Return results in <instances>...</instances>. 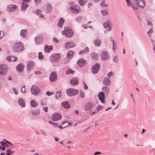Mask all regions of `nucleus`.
<instances>
[{"mask_svg": "<svg viewBox=\"0 0 155 155\" xmlns=\"http://www.w3.org/2000/svg\"><path fill=\"white\" fill-rule=\"evenodd\" d=\"M127 6H131L134 9H137L139 7L143 8L144 7L146 3L143 0H135V3L133 2V0H126Z\"/></svg>", "mask_w": 155, "mask_h": 155, "instance_id": "obj_1", "label": "nucleus"}, {"mask_svg": "<svg viewBox=\"0 0 155 155\" xmlns=\"http://www.w3.org/2000/svg\"><path fill=\"white\" fill-rule=\"evenodd\" d=\"M13 48L15 52H17L22 51L24 49V47L21 42H18L14 45Z\"/></svg>", "mask_w": 155, "mask_h": 155, "instance_id": "obj_2", "label": "nucleus"}, {"mask_svg": "<svg viewBox=\"0 0 155 155\" xmlns=\"http://www.w3.org/2000/svg\"><path fill=\"white\" fill-rule=\"evenodd\" d=\"M62 33L63 35H65L68 38H71L73 35V31L70 28L66 27L64 30L62 31Z\"/></svg>", "mask_w": 155, "mask_h": 155, "instance_id": "obj_3", "label": "nucleus"}, {"mask_svg": "<svg viewBox=\"0 0 155 155\" xmlns=\"http://www.w3.org/2000/svg\"><path fill=\"white\" fill-rule=\"evenodd\" d=\"M78 93V90L72 88L68 89L66 91L67 95L69 97L77 95Z\"/></svg>", "mask_w": 155, "mask_h": 155, "instance_id": "obj_4", "label": "nucleus"}, {"mask_svg": "<svg viewBox=\"0 0 155 155\" xmlns=\"http://www.w3.org/2000/svg\"><path fill=\"white\" fill-rule=\"evenodd\" d=\"M8 71L7 65L5 64H0V75H5Z\"/></svg>", "mask_w": 155, "mask_h": 155, "instance_id": "obj_5", "label": "nucleus"}, {"mask_svg": "<svg viewBox=\"0 0 155 155\" xmlns=\"http://www.w3.org/2000/svg\"><path fill=\"white\" fill-rule=\"evenodd\" d=\"M40 89L38 87L32 85L31 89V91L32 94L34 95H37L38 94L40 91Z\"/></svg>", "mask_w": 155, "mask_h": 155, "instance_id": "obj_6", "label": "nucleus"}, {"mask_svg": "<svg viewBox=\"0 0 155 155\" xmlns=\"http://www.w3.org/2000/svg\"><path fill=\"white\" fill-rule=\"evenodd\" d=\"M60 58V55L58 54H54L50 57V60L52 62H56L58 61Z\"/></svg>", "mask_w": 155, "mask_h": 155, "instance_id": "obj_7", "label": "nucleus"}, {"mask_svg": "<svg viewBox=\"0 0 155 155\" xmlns=\"http://www.w3.org/2000/svg\"><path fill=\"white\" fill-rule=\"evenodd\" d=\"M100 68V65L98 63H96L91 68V71L93 74H95L98 73Z\"/></svg>", "mask_w": 155, "mask_h": 155, "instance_id": "obj_8", "label": "nucleus"}, {"mask_svg": "<svg viewBox=\"0 0 155 155\" xmlns=\"http://www.w3.org/2000/svg\"><path fill=\"white\" fill-rule=\"evenodd\" d=\"M62 117L61 114L58 113L54 114L52 116V119L53 121L55 122L60 120Z\"/></svg>", "mask_w": 155, "mask_h": 155, "instance_id": "obj_9", "label": "nucleus"}, {"mask_svg": "<svg viewBox=\"0 0 155 155\" xmlns=\"http://www.w3.org/2000/svg\"><path fill=\"white\" fill-rule=\"evenodd\" d=\"M70 9L72 12L75 13H78L80 11V9L79 6L78 5L71 6Z\"/></svg>", "mask_w": 155, "mask_h": 155, "instance_id": "obj_10", "label": "nucleus"}, {"mask_svg": "<svg viewBox=\"0 0 155 155\" xmlns=\"http://www.w3.org/2000/svg\"><path fill=\"white\" fill-rule=\"evenodd\" d=\"M18 7L15 5H9L7 8V10L9 12H12L17 9Z\"/></svg>", "mask_w": 155, "mask_h": 155, "instance_id": "obj_11", "label": "nucleus"}, {"mask_svg": "<svg viewBox=\"0 0 155 155\" xmlns=\"http://www.w3.org/2000/svg\"><path fill=\"white\" fill-rule=\"evenodd\" d=\"M98 96L101 102L103 104H104L105 103L104 100L105 96L104 92H100L98 94Z\"/></svg>", "mask_w": 155, "mask_h": 155, "instance_id": "obj_12", "label": "nucleus"}, {"mask_svg": "<svg viewBox=\"0 0 155 155\" xmlns=\"http://www.w3.org/2000/svg\"><path fill=\"white\" fill-rule=\"evenodd\" d=\"M43 40V38L42 36H38L35 38V41L37 45H39L42 43Z\"/></svg>", "mask_w": 155, "mask_h": 155, "instance_id": "obj_13", "label": "nucleus"}, {"mask_svg": "<svg viewBox=\"0 0 155 155\" xmlns=\"http://www.w3.org/2000/svg\"><path fill=\"white\" fill-rule=\"evenodd\" d=\"M57 75L55 72H52L50 77V80L51 82H54L57 79Z\"/></svg>", "mask_w": 155, "mask_h": 155, "instance_id": "obj_14", "label": "nucleus"}, {"mask_svg": "<svg viewBox=\"0 0 155 155\" xmlns=\"http://www.w3.org/2000/svg\"><path fill=\"white\" fill-rule=\"evenodd\" d=\"M75 44L72 42H66L65 43V47L66 49H69L74 48L75 46Z\"/></svg>", "mask_w": 155, "mask_h": 155, "instance_id": "obj_15", "label": "nucleus"}, {"mask_svg": "<svg viewBox=\"0 0 155 155\" xmlns=\"http://www.w3.org/2000/svg\"><path fill=\"white\" fill-rule=\"evenodd\" d=\"M101 59L104 61L108 60L109 58L108 53L105 51H104L101 53Z\"/></svg>", "mask_w": 155, "mask_h": 155, "instance_id": "obj_16", "label": "nucleus"}, {"mask_svg": "<svg viewBox=\"0 0 155 155\" xmlns=\"http://www.w3.org/2000/svg\"><path fill=\"white\" fill-rule=\"evenodd\" d=\"M94 107L93 104L91 102L87 103L85 106L84 110H91Z\"/></svg>", "mask_w": 155, "mask_h": 155, "instance_id": "obj_17", "label": "nucleus"}, {"mask_svg": "<svg viewBox=\"0 0 155 155\" xmlns=\"http://www.w3.org/2000/svg\"><path fill=\"white\" fill-rule=\"evenodd\" d=\"M86 61L83 58H81L79 59L77 62V64L78 65L81 67H82L86 64Z\"/></svg>", "mask_w": 155, "mask_h": 155, "instance_id": "obj_18", "label": "nucleus"}, {"mask_svg": "<svg viewBox=\"0 0 155 155\" xmlns=\"http://www.w3.org/2000/svg\"><path fill=\"white\" fill-rule=\"evenodd\" d=\"M24 67L23 64H20L16 66V69L19 73H21L23 71Z\"/></svg>", "mask_w": 155, "mask_h": 155, "instance_id": "obj_19", "label": "nucleus"}, {"mask_svg": "<svg viewBox=\"0 0 155 155\" xmlns=\"http://www.w3.org/2000/svg\"><path fill=\"white\" fill-rule=\"evenodd\" d=\"M34 65V62L32 61H29L28 64L27 66V70L29 71L33 68Z\"/></svg>", "mask_w": 155, "mask_h": 155, "instance_id": "obj_20", "label": "nucleus"}, {"mask_svg": "<svg viewBox=\"0 0 155 155\" xmlns=\"http://www.w3.org/2000/svg\"><path fill=\"white\" fill-rule=\"evenodd\" d=\"M110 80L107 78H105L103 80V84L106 86H108L110 84Z\"/></svg>", "mask_w": 155, "mask_h": 155, "instance_id": "obj_21", "label": "nucleus"}, {"mask_svg": "<svg viewBox=\"0 0 155 155\" xmlns=\"http://www.w3.org/2000/svg\"><path fill=\"white\" fill-rule=\"evenodd\" d=\"M109 23V21H107L103 24L104 27L108 31H110L111 30V28L110 27Z\"/></svg>", "mask_w": 155, "mask_h": 155, "instance_id": "obj_22", "label": "nucleus"}, {"mask_svg": "<svg viewBox=\"0 0 155 155\" xmlns=\"http://www.w3.org/2000/svg\"><path fill=\"white\" fill-rule=\"evenodd\" d=\"M70 83L72 85H77L78 84V80L76 78H73L70 80Z\"/></svg>", "mask_w": 155, "mask_h": 155, "instance_id": "obj_23", "label": "nucleus"}, {"mask_svg": "<svg viewBox=\"0 0 155 155\" xmlns=\"http://www.w3.org/2000/svg\"><path fill=\"white\" fill-rule=\"evenodd\" d=\"M18 103L22 107H24L25 106V101L21 98H20L18 99Z\"/></svg>", "mask_w": 155, "mask_h": 155, "instance_id": "obj_24", "label": "nucleus"}, {"mask_svg": "<svg viewBox=\"0 0 155 155\" xmlns=\"http://www.w3.org/2000/svg\"><path fill=\"white\" fill-rule=\"evenodd\" d=\"M61 106L66 109H69L70 108L69 104L67 101L63 102L61 103Z\"/></svg>", "mask_w": 155, "mask_h": 155, "instance_id": "obj_25", "label": "nucleus"}, {"mask_svg": "<svg viewBox=\"0 0 155 155\" xmlns=\"http://www.w3.org/2000/svg\"><path fill=\"white\" fill-rule=\"evenodd\" d=\"M102 90L103 92H104V94H109V87L106 86H104L102 87Z\"/></svg>", "mask_w": 155, "mask_h": 155, "instance_id": "obj_26", "label": "nucleus"}, {"mask_svg": "<svg viewBox=\"0 0 155 155\" xmlns=\"http://www.w3.org/2000/svg\"><path fill=\"white\" fill-rule=\"evenodd\" d=\"M27 30L26 29H23L21 31L20 35L23 38H25L27 35Z\"/></svg>", "mask_w": 155, "mask_h": 155, "instance_id": "obj_27", "label": "nucleus"}, {"mask_svg": "<svg viewBox=\"0 0 155 155\" xmlns=\"http://www.w3.org/2000/svg\"><path fill=\"white\" fill-rule=\"evenodd\" d=\"M25 2H23L21 5V10L22 11H25L28 7V5Z\"/></svg>", "mask_w": 155, "mask_h": 155, "instance_id": "obj_28", "label": "nucleus"}, {"mask_svg": "<svg viewBox=\"0 0 155 155\" xmlns=\"http://www.w3.org/2000/svg\"><path fill=\"white\" fill-rule=\"evenodd\" d=\"M64 22V20L62 18H61L58 22V26L60 28H62Z\"/></svg>", "mask_w": 155, "mask_h": 155, "instance_id": "obj_29", "label": "nucleus"}, {"mask_svg": "<svg viewBox=\"0 0 155 155\" xmlns=\"http://www.w3.org/2000/svg\"><path fill=\"white\" fill-rule=\"evenodd\" d=\"M94 43L95 46L98 47L101 45V41L100 39L97 38L94 41Z\"/></svg>", "mask_w": 155, "mask_h": 155, "instance_id": "obj_30", "label": "nucleus"}, {"mask_svg": "<svg viewBox=\"0 0 155 155\" xmlns=\"http://www.w3.org/2000/svg\"><path fill=\"white\" fill-rule=\"evenodd\" d=\"M52 49V46H48L46 45L45 46L44 50L45 52L49 53Z\"/></svg>", "mask_w": 155, "mask_h": 155, "instance_id": "obj_31", "label": "nucleus"}, {"mask_svg": "<svg viewBox=\"0 0 155 155\" xmlns=\"http://www.w3.org/2000/svg\"><path fill=\"white\" fill-rule=\"evenodd\" d=\"M30 104L32 107H35L37 106L38 103L35 100H32L30 101Z\"/></svg>", "mask_w": 155, "mask_h": 155, "instance_id": "obj_32", "label": "nucleus"}, {"mask_svg": "<svg viewBox=\"0 0 155 155\" xmlns=\"http://www.w3.org/2000/svg\"><path fill=\"white\" fill-rule=\"evenodd\" d=\"M31 113L33 115L36 116L40 114V111L39 110H31Z\"/></svg>", "mask_w": 155, "mask_h": 155, "instance_id": "obj_33", "label": "nucleus"}, {"mask_svg": "<svg viewBox=\"0 0 155 155\" xmlns=\"http://www.w3.org/2000/svg\"><path fill=\"white\" fill-rule=\"evenodd\" d=\"M74 53V52L72 51H69L67 54V57L68 58H71L73 57Z\"/></svg>", "mask_w": 155, "mask_h": 155, "instance_id": "obj_34", "label": "nucleus"}, {"mask_svg": "<svg viewBox=\"0 0 155 155\" xmlns=\"http://www.w3.org/2000/svg\"><path fill=\"white\" fill-rule=\"evenodd\" d=\"M89 51V49L87 47H86L85 49L82 51H80L79 52V54H83L84 53H87Z\"/></svg>", "mask_w": 155, "mask_h": 155, "instance_id": "obj_35", "label": "nucleus"}, {"mask_svg": "<svg viewBox=\"0 0 155 155\" xmlns=\"http://www.w3.org/2000/svg\"><path fill=\"white\" fill-rule=\"evenodd\" d=\"M52 5L50 4H48L47 6V11L48 13L50 12L52 10Z\"/></svg>", "mask_w": 155, "mask_h": 155, "instance_id": "obj_36", "label": "nucleus"}, {"mask_svg": "<svg viewBox=\"0 0 155 155\" xmlns=\"http://www.w3.org/2000/svg\"><path fill=\"white\" fill-rule=\"evenodd\" d=\"M92 57L94 59H97L98 58V55L95 52H93L91 54Z\"/></svg>", "mask_w": 155, "mask_h": 155, "instance_id": "obj_37", "label": "nucleus"}, {"mask_svg": "<svg viewBox=\"0 0 155 155\" xmlns=\"http://www.w3.org/2000/svg\"><path fill=\"white\" fill-rule=\"evenodd\" d=\"M74 71L72 70L70 68H69L66 71V74H74Z\"/></svg>", "mask_w": 155, "mask_h": 155, "instance_id": "obj_38", "label": "nucleus"}, {"mask_svg": "<svg viewBox=\"0 0 155 155\" xmlns=\"http://www.w3.org/2000/svg\"><path fill=\"white\" fill-rule=\"evenodd\" d=\"M87 0H78V2L80 5H82L87 2Z\"/></svg>", "mask_w": 155, "mask_h": 155, "instance_id": "obj_39", "label": "nucleus"}, {"mask_svg": "<svg viewBox=\"0 0 155 155\" xmlns=\"http://www.w3.org/2000/svg\"><path fill=\"white\" fill-rule=\"evenodd\" d=\"M62 95V93L61 91L56 92V97L57 99H58Z\"/></svg>", "mask_w": 155, "mask_h": 155, "instance_id": "obj_40", "label": "nucleus"}, {"mask_svg": "<svg viewBox=\"0 0 155 155\" xmlns=\"http://www.w3.org/2000/svg\"><path fill=\"white\" fill-rule=\"evenodd\" d=\"M101 12L103 15H107L108 14V12L106 10H101Z\"/></svg>", "mask_w": 155, "mask_h": 155, "instance_id": "obj_41", "label": "nucleus"}, {"mask_svg": "<svg viewBox=\"0 0 155 155\" xmlns=\"http://www.w3.org/2000/svg\"><path fill=\"white\" fill-rule=\"evenodd\" d=\"M105 1L103 0L101 1V6L103 7H107V5L105 4Z\"/></svg>", "mask_w": 155, "mask_h": 155, "instance_id": "obj_42", "label": "nucleus"}, {"mask_svg": "<svg viewBox=\"0 0 155 155\" xmlns=\"http://www.w3.org/2000/svg\"><path fill=\"white\" fill-rule=\"evenodd\" d=\"M44 58V56L41 52H40L38 54V58L39 59H43Z\"/></svg>", "mask_w": 155, "mask_h": 155, "instance_id": "obj_43", "label": "nucleus"}, {"mask_svg": "<svg viewBox=\"0 0 155 155\" xmlns=\"http://www.w3.org/2000/svg\"><path fill=\"white\" fill-rule=\"evenodd\" d=\"M0 143L3 146L5 147H8V145L5 142L2 141Z\"/></svg>", "mask_w": 155, "mask_h": 155, "instance_id": "obj_44", "label": "nucleus"}, {"mask_svg": "<svg viewBox=\"0 0 155 155\" xmlns=\"http://www.w3.org/2000/svg\"><path fill=\"white\" fill-rule=\"evenodd\" d=\"M153 28H151L147 32V33L149 37H150V34L153 32Z\"/></svg>", "mask_w": 155, "mask_h": 155, "instance_id": "obj_45", "label": "nucleus"}, {"mask_svg": "<svg viewBox=\"0 0 155 155\" xmlns=\"http://www.w3.org/2000/svg\"><path fill=\"white\" fill-rule=\"evenodd\" d=\"M80 96L83 98L85 97V94L84 92L82 91H80Z\"/></svg>", "mask_w": 155, "mask_h": 155, "instance_id": "obj_46", "label": "nucleus"}, {"mask_svg": "<svg viewBox=\"0 0 155 155\" xmlns=\"http://www.w3.org/2000/svg\"><path fill=\"white\" fill-rule=\"evenodd\" d=\"M41 12L42 10H41L38 9L36 10L35 13L37 15H39Z\"/></svg>", "mask_w": 155, "mask_h": 155, "instance_id": "obj_47", "label": "nucleus"}, {"mask_svg": "<svg viewBox=\"0 0 155 155\" xmlns=\"http://www.w3.org/2000/svg\"><path fill=\"white\" fill-rule=\"evenodd\" d=\"M113 61L114 62H117L118 61V57L116 56H114L113 58Z\"/></svg>", "mask_w": 155, "mask_h": 155, "instance_id": "obj_48", "label": "nucleus"}, {"mask_svg": "<svg viewBox=\"0 0 155 155\" xmlns=\"http://www.w3.org/2000/svg\"><path fill=\"white\" fill-rule=\"evenodd\" d=\"M54 94V92H50L49 91H47V92L46 93V95L48 96H50Z\"/></svg>", "mask_w": 155, "mask_h": 155, "instance_id": "obj_49", "label": "nucleus"}, {"mask_svg": "<svg viewBox=\"0 0 155 155\" xmlns=\"http://www.w3.org/2000/svg\"><path fill=\"white\" fill-rule=\"evenodd\" d=\"M113 74V73L112 72L110 71L107 74V76L108 78H110L111 76H112Z\"/></svg>", "mask_w": 155, "mask_h": 155, "instance_id": "obj_50", "label": "nucleus"}, {"mask_svg": "<svg viewBox=\"0 0 155 155\" xmlns=\"http://www.w3.org/2000/svg\"><path fill=\"white\" fill-rule=\"evenodd\" d=\"M4 36V32L2 31H0V39L2 38Z\"/></svg>", "mask_w": 155, "mask_h": 155, "instance_id": "obj_51", "label": "nucleus"}, {"mask_svg": "<svg viewBox=\"0 0 155 155\" xmlns=\"http://www.w3.org/2000/svg\"><path fill=\"white\" fill-rule=\"evenodd\" d=\"M21 91L22 93H25V86H24L22 87Z\"/></svg>", "mask_w": 155, "mask_h": 155, "instance_id": "obj_52", "label": "nucleus"}, {"mask_svg": "<svg viewBox=\"0 0 155 155\" xmlns=\"http://www.w3.org/2000/svg\"><path fill=\"white\" fill-rule=\"evenodd\" d=\"M82 17L81 16H79L76 18V20L77 21H80Z\"/></svg>", "mask_w": 155, "mask_h": 155, "instance_id": "obj_53", "label": "nucleus"}, {"mask_svg": "<svg viewBox=\"0 0 155 155\" xmlns=\"http://www.w3.org/2000/svg\"><path fill=\"white\" fill-rule=\"evenodd\" d=\"M7 153H6V155H11V154L12 153V152H11L10 150L8 149L7 150Z\"/></svg>", "mask_w": 155, "mask_h": 155, "instance_id": "obj_54", "label": "nucleus"}, {"mask_svg": "<svg viewBox=\"0 0 155 155\" xmlns=\"http://www.w3.org/2000/svg\"><path fill=\"white\" fill-rule=\"evenodd\" d=\"M16 59L17 58L16 56H12L11 61H15L16 60Z\"/></svg>", "mask_w": 155, "mask_h": 155, "instance_id": "obj_55", "label": "nucleus"}, {"mask_svg": "<svg viewBox=\"0 0 155 155\" xmlns=\"http://www.w3.org/2000/svg\"><path fill=\"white\" fill-rule=\"evenodd\" d=\"M46 102L45 100H42L41 101V105H44L46 104Z\"/></svg>", "mask_w": 155, "mask_h": 155, "instance_id": "obj_56", "label": "nucleus"}, {"mask_svg": "<svg viewBox=\"0 0 155 155\" xmlns=\"http://www.w3.org/2000/svg\"><path fill=\"white\" fill-rule=\"evenodd\" d=\"M35 3L36 5H38V4L41 2V0H35Z\"/></svg>", "mask_w": 155, "mask_h": 155, "instance_id": "obj_57", "label": "nucleus"}, {"mask_svg": "<svg viewBox=\"0 0 155 155\" xmlns=\"http://www.w3.org/2000/svg\"><path fill=\"white\" fill-rule=\"evenodd\" d=\"M84 84V89L85 90H87L88 88V87L87 86V85L85 84V83L84 82H83V83Z\"/></svg>", "mask_w": 155, "mask_h": 155, "instance_id": "obj_58", "label": "nucleus"}, {"mask_svg": "<svg viewBox=\"0 0 155 155\" xmlns=\"http://www.w3.org/2000/svg\"><path fill=\"white\" fill-rule=\"evenodd\" d=\"M43 109L45 112H48V107H44L43 108Z\"/></svg>", "mask_w": 155, "mask_h": 155, "instance_id": "obj_59", "label": "nucleus"}, {"mask_svg": "<svg viewBox=\"0 0 155 155\" xmlns=\"http://www.w3.org/2000/svg\"><path fill=\"white\" fill-rule=\"evenodd\" d=\"M102 107V106L101 105H98L96 109L97 111H99Z\"/></svg>", "mask_w": 155, "mask_h": 155, "instance_id": "obj_60", "label": "nucleus"}, {"mask_svg": "<svg viewBox=\"0 0 155 155\" xmlns=\"http://www.w3.org/2000/svg\"><path fill=\"white\" fill-rule=\"evenodd\" d=\"M53 41L55 42L58 43V39L56 38H54L53 39Z\"/></svg>", "mask_w": 155, "mask_h": 155, "instance_id": "obj_61", "label": "nucleus"}, {"mask_svg": "<svg viewBox=\"0 0 155 155\" xmlns=\"http://www.w3.org/2000/svg\"><path fill=\"white\" fill-rule=\"evenodd\" d=\"M40 130L42 134H44L45 135H47L45 131L41 130Z\"/></svg>", "mask_w": 155, "mask_h": 155, "instance_id": "obj_62", "label": "nucleus"}, {"mask_svg": "<svg viewBox=\"0 0 155 155\" xmlns=\"http://www.w3.org/2000/svg\"><path fill=\"white\" fill-rule=\"evenodd\" d=\"M13 89L14 93L15 94H18V92L17 91V90L15 88H13Z\"/></svg>", "mask_w": 155, "mask_h": 155, "instance_id": "obj_63", "label": "nucleus"}, {"mask_svg": "<svg viewBox=\"0 0 155 155\" xmlns=\"http://www.w3.org/2000/svg\"><path fill=\"white\" fill-rule=\"evenodd\" d=\"M12 56H8L7 58V60L8 61H11Z\"/></svg>", "mask_w": 155, "mask_h": 155, "instance_id": "obj_64", "label": "nucleus"}]
</instances>
